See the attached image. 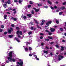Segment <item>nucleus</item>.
I'll list each match as a JSON object with an SVG mask.
<instances>
[{
	"mask_svg": "<svg viewBox=\"0 0 66 66\" xmlns=\"http://www.w3.org/2000/svg\"><path fill=\"white\" fill-rule=\"evenodd\" d=\"M44 22L41 23L40 24L41 26H42V25H43V24H44Z\"/></svg>",
	"mask_w": 66,
	"mask_h": 66,
	"instance_id": "nucleus-43",
	"label": "nucleus"
},
{
	"mask_svg": "<svg viewBox=\"0 0 66 66\" xmlns=\"http://www.w3.org/2000/svg\"><path fill=\"white\" fill-rule=\"evenodd\" d=\"M15 39H16V41L18 42V43H19L20 42V41H19V40H18V38H15Z\"/></svg>",
	"mask_w": 66,
	"mask_h": 66,
	"instance_id": "nucleus-10",
	"label": "nucleus"
},
{
	"mask_svg": "<svg viewBox=\"0 0 66 66\" xmlns=\"http://www.w3.org/2000/svg\"><path fill=\"white\" fill-rule=\"evenodd\" d=\"M48 2L49 4H52V3L51 2H50V1H48Z\"/></svg>",
	"mask_w": 66,
	"mask_h": 66,
	"instance_id": "nucleus-22",
	"label": "nucleus"
},
{
	"mask_svg": "<svg viewBox=\"0 0 66 66\" xmlns=\"http://www.w3.org/2000/svg\"><path fill=\"white\" fill-rule=\"evenodd\" d=\"M26 18H27V17L26 16H25L23 17V18L24 19H26Z\"/></svg>",
	"mask_w": 66,
	"mask_h": 66,
	"instance_id": "nucleus-35",
	"label": "nucleus"
},
{
	"mask_svg": "<svg viewBox=\"0 0 66 66\" xmlns=\"http://www.w3.org/2000/svg\"><path fill=\"white\" fill-rule=\"evenodd\" d=\"M3 31V30H2V29H0V32H2Z\"/></svg>",
	"mask_w": 66,
	"mask_h": 66,
	"instance_id": "nucleus-53",
	"label": "nucleus"
},
{
	"mask_svg": "<svg viewBox=\"0 0 66 66\" xmlns=\"http://www.w3.org/2000/svg\"><path fill=\"white\" fill-rule=\"evenodd\" d=\"M12 52H10L9 53V57H8V60L10 61V62H12L13 61V62H15V59H12Z\"/></svg>",
	"mask_w": 66,
	"mask_h": 66,
	"instance_id": "nucleus-1",
	"label": "nucleus"
},
{
	"mask_svg": "<svg viewBox=\"0 0 66 66\" xmlns=\"http://www.w3.org/2000/svg\"><path fill=\"white\" fill-rule=\"evenodd\" d=\"M10 29L11 30V31H13V28H10Z\"/></svg>",
	"mask_w": 66,
	"mask_h": 66,
	"instance_id": "nucleus-58",
	"label": "nucleus"
},
{
	"mask_svg": "<svg viewBox=\"0 0 66 66\" xmlns=\"http://www.w3.org/2000/svg\"><path fill=\"white\" fill-rule=\"evenodd\" d=\"M3 6L4 8H6V4H5L3 5Z\"/></svg>",
	"mask_w": 66,
	"mask_h": 66,
	"instance_id": "nucleus-17",
	"label": "nucleus"
},
{
	"mask_svg": "<svg viewBox=\"0 0 66 66\" xmlns=\"http://www.w3.org/2000/svg\"><path fill=\"white\" fill-rule=\"evenodd\" d=\"M60 30H61V31H63V29L61 28H60Z\"/></svg>",
	"mask_w": 66,
	"mask_h": 66,
	"instance_id": "nucleus-40",
	"label": "nucleus"
},
{
	"mask_svg": "<svg viewBox=\"0 0 66 66\" xmlns=\"http://www.w3.org/2000/svg\"><path fill=\"white\" fill-rule=\"evenodd\" d=\"M9 10H12V8H10L9 9H8Z\"/></svg>",
	"mask_w": 66,
	"mask_h": 66,
	"instance_id": "nucleus-57",
	"label": "nucleus"
},
{
	"mask_svg": "<svg viewBox=\"0 0 66 66\" xmlns=\"http://www.w3.org/2000/svg\"><path fill=\"white\" fill-rule=\"evenodd\" d=\"M34 57H35L36 59V60H37V61H39V59L37 58V56H36L35 55H34Z\"/></svg>",
	"mask_w": 66,
	"mask_h": 66,
	"instance_id": "nucleus-8",
	"label": "nucleus"
},
{
	"mask_svg": "<svg viewBox=\"0 0 66 66\" xmlns=\"http://www.w3.org/2000/svg\"><path fill=\"white\" fill-rule=\"evenodd\" d=\"M45 28L46 29H48L49 28L48 27V26H45Z\"/></svg>",
	"mask_w": 66,
	"mask_h": 66,
	"instance_id": "nucleus-28",
	"label": "nucleus"
},
{
	"mask_svg": "<svg viewBox=\"0 0 66 66\" xmlns=\"http://www.w3.org/2000/svg\"><path fill=\"white\" fill-rule=\"evenodd\" d=\"M64 58V57L63 56L59 55V60H61L62 59H63Z\"/></svg>",
	"mask_w": 66,
	"mask_h": 66,
	"instance_id": "nucleus-4",
	"label": "nucleus"
},
{
	"mask_svg": "<svg viewBox=\"0 0 66 66\" xmlns=\"http://www.w3.org/2000/svg\"><path fill=\"white\" fill-rule=\"evenodd\" d=\"M6 17H7V15H5L4 16V19H6Z\"/></svg>",
	"mask_w": 66,
	"mask_h": 66,
	"instance_id": "nucleus-12",
	"label": "nucleus"
},
{
	"mask_svg": "<svg viewBox=\"0 0 66 66\" xmlns=\"http://www.w3.org/2000/svg\"><path fill=\"white\" fill-rule=\"evenodd\" d=\"M4 2V0H3L2 1V2Z\"/></svg>",
	"mask_w": 66,
	"mask_h": 66,
	"instance_id": "nucleus-64",
	"label": "nucleus"
},
{
	"mask_svg": "<svg viewBox=\"0 0 66 66\" xmlns=\"http://www.w3.org/2000/svg\"><path fill=\"white\" fill-rule=\"evenodd\" d=\"M14 24H12L11 25V26L12 27H14Z\"/></svg>",
	"mask_w": 66,
	"mask_h": 66,
	"instance_id": "nucleus-39",
	"label": "nucleus"
},
{
	"mask_svg": "<svg viewBox=\"0 0 66 66\" xmlns=\"http://www.w3.org/2000/svg\"><path fill=\"white\" fill-rule=\"evenodd\" d=\"M38 6H42V5L38 4Z\"/></svg>",
	"mask_w": 66,
	"mask_h": 66,
	"instance_id": "nucleus-47",
	"label": "nucleus"
},
{
	"mask_svg": "<svg viewBox=\"0 0 66 66\" xmlns=\"http://www.w3.org/2000/svg\"><path fill=\"white\" fill-rule=\"evenodd\" d=\"M54 28H57V26H54Z\"/></svg>",
	"mask_w": 66,
	"mask_h": 66,
	"instance_id": "nucleus-60",
	"label": "nucleus"
},
{
	"mask_svg": "<svg viewBox=\"0 0 66 66\" xmlns=\"http://www.w3.org/2000/svg\"><path fill=\"white\" fill-rule=\"evenodd\" d=\"M50 30L51 32H53L54 31H55V29L53 28H51Z\"/></svg>",
	"mask_w": 66,
	"mask_h": 66,
	"instance_id": "nucleus-7",
	"label": "nucleus"
},
{
	"mask_svg": "<svg viewBox=\"0 0 66 66\" xmlns=\"http://www.w3.org/2000/svg\"><path fill=\"white\" fill-rule=\"evenodd\" d=\"M33 9L35 10L36 12H39V10L38 9H36L35 8H33Z\"/></svg>",
	"mask_w": 66,
	"mask_h": 66,
	"instance_id": "nucleus-6",
	"label": "nucleus"
},
{
	"mask_svg": "<svg viewBox=\"0 0 66 66\" xmlns=\"http://www.w3.org/2000/svg\"><path fill=\"white\" fill-rule=\"evenodd\" d=\"M63 5H66V2L63 3Z\"/></svg>",
	"mask_w": 66,
	"mask_h": 66,
	"instance_id": "nucleus-30",
	"label": "nucleus"
},
{
	"mask_svg": "<svg viewBox=\"0 0 66 66\" xmlns=\"http://www.w3.org/2000/svg\"><path fill=\"white\" fill-rule=\"evenodd\" d=\"M7 14H10V12H7Z\"/></svg>",
	"mask_w": 66,
	"mask_h": 66,
	"instance_id": "nucleus-56",
	"label": "nucleus"
},
{
	"mask_svg": "<svg viewBox=\"0 0 66 66\" xmlns=\"http://www.w3.org/2000/svg\"><path fill=\"white\" fill-rule=\"evenodd\" d=\"M44 53H48V51H44Z\"/></svg>",
	"mask_w": 66,
	"mask_h": 66,
	"instance_id": "nucleus-21",
	"label": "nucleus"
},
{
	"mask_svg": "<svg viewBox=\"0 0 66 66\" xmlns=\"http://www.w3.org/2000/svg\"><path fill=\"white\" fill-rule=\"evenodd\" d=\"M16 29H17V30H19V28L18 27H16Z\"/></svg>",
	"mask_w": 66,
	"mask_h": 66,
	"instance_id": "nucleus-33",
	"label": "nucleus"
},
{
	"mask_svg": "<svg viewBox=\"0 0 66 66\" xmlns=\"http://www.w3.org/2000/svg\"><path fill=\"white\" fill-rule=\"evenodd\" d=\"M45 40H46V41H48L49 39H45Z\"/></svg>",
	"mask_w": 66,
	"mask_h": 66,
	"instance_id": "nucleus-37",
	"label": "nucleus"
},
{
	"mask_svg": "<svg viewBox=\"0 0 66 66\" xmlns=\"http://www.w3.org/2000/svg\"><path fill=\"white\" fill-rule=\"evenodd\" d=\"M31 7V6L30 5H29L28 6V7Z\"/></svg>",
	"mask_w": 66,
	"mask_h": 66,
	"instance_id": "nucleus-32",
	"label": "nucleus"
},
{
	"mask_svg": "<svg viewBox=\"0 0 66 66\" xmlns=\"http://www.w3.org/2000/svg\"><path fill=\"white\" fill-rule=\"evenodd\" d=\"M46 32H49L48 31V30H46Z\"/></svg>",
	"mask_w": 66,
	"mask_h": 66,
	"instance_id": "nucleus-52",
	"label": "nucleus"
},
{
	"mask_svg": "<svg viewBox=\"0 0 66 66\" xmlns=\"http://www.w3.org/2000/svg\"><path fill=\"white\" fill-rule=\"evenodd\" d=\"M14 18L13 17L11 18V19H12V20H14Z\"/></svg>",
	"mask_w": 66,
	"mask_h": 66,
	"instance_id": "nucleus-61",
	"label": "nucleus"
},
{
	"mask_svg": "<svg viewBox=\"0 0 66 66\" xmlns=\"http://www.w3.org/2000/svg\"><path fill=\"white\" fill-rule=\"evenodd\" d=\"M42 22H43V23H44V22H45V20H42Z\"/></svg>",
	"mask_w": 66,
	"mask_h": 66,
	"instance_id": "nucleus-44",
	"label": "nucleus"
},
{
	"mask_svg": "<svg viewBox=\"0 0 66 66\" xmlns=\"http://www.w3.org/2000/svg\"><path fill=\"white\" fill-rule=\"evenodd\" d=\"M40 39H42V38H43V37H40Z\"/></svg>",
	"mask_w": 66,
	"mask_h": 66,
	"instance_id": "nucleus-55",
	"label": "nucleus"
},
{
	"mask_svg": "<svg viewBox=\"0 0 66 66\" xmlns=\"http://www.w3.org/2000/svg\"><path fill=\"white\" fill-rule=\"evenodd\" d=\"M34 20L35 21L36 23H37V24H38L39 23L37 22V21L36 20Z\"/></svg>",
	"mask_w": 66,
	"mask_h": 66,
	"instance_id": "nucleus-18",
	"label": "nucleus"
},
{
	"mask_svg": "<svg viewBox=\"0 0 66 66\" xmlns=\"http://www.w3.org/2000/svg\"><path fill=\"white\" fill-rule=\"evenodd\" d=\"M30 3L31 4H33V3L32 2V1H30Z\"/></svg>",
	"mask_w": 66,
	"mask_h": 66,
	"instance_id": "nucleus-42",
	"label": "nucleus"
},
{
	"mask_svg": "<svg viewBox=\"0 0 66 66\" xmlns=\"http://www.w3.org/2000/svg\"><path fill=\"white\" fill-rule=\"evenodd\" d=\"M1 27L2 28H4V26L3 25L1 26Z\"/></svg>",
	"mask_w": 66,
	"mask_h": 66,
	"instance_id": "nucleus-36",
	"label": "nucleus"
},
{
	"mask_svg": "<svg viewBox=\"0 0 66 66\" xmlns=\"http://www.w3.org/2000/svg\"><path fill=\"white\" fill-rule=\"evenodd\" d=\"M22 2V0H19V2L20 3H21Z\"/></svg>",
	"mask_w": 66,
	"mask_h": 66,
	"instance_id": "nucleus-15",
	"label": "nucleus"
},
{
	"mask_svg": "<svg viewBox=\"0 0 66 66\" xmlns=\"http://www.w3.org/2000/svg\"><path fill=\"white\" fill-rule=\"evenodd\" d=\"M25 51H28V48L26 47L25 48Z\"/></svg>",
	"mask_w": 66,
	"mask_h": 66,
	"instance_id": "nucleus-20",
	"label": "nucleus"
},
{
	"mask_svg": "<svg viewBox=\"0 0 66 66\" xmlns=\"http://www.w3.org/2000/svg\"><path fill=\"white\" fill-rule=\"evenodd\" d=\"M46 49H49V48H48V47L47 46L46 47Z\"/></svg>",
	"mask_w": 66,
	"mask_h": 66,
	"instance_id": "nucleus-63",
	"label": "nucleus"
},
{
	"mask_svg": "<svg viewBox=\"0 0 66 66\" xmlns=\"http://www.w3.org/2000/svg\"><path fill=\"white\" fill-rule=\"evenodd\" d=\"M61 47L62 48L61 49V50H62V51H63V50H64V47L63 46H62Z\"/></svg>",
	"mask_w": 66,
	"mask_h": 66,
	"instance_id": "nucleus-16",
	"label": "nucleus"
},
{
	"mask_svg": "<svg viewBox=\"0 0 66 66\" xmlns=\"http://www.w3.org/2000/svg\"><path fill=\"white\" fill-rule=\"evenodd\" d=\"M7 34V32H4V34Z\"/></svg>",
	"mask_w": 66,
	"mask_h": 66,
	"instance_id": "nucleus-51",
	"label": "nucleus"
},
{
	"mask_svg": "<svg viewBox=\"0 0 66 66\" xmlns=\"http://www.w3.org/2000/svg\"><path fill=\"white\" fill-rule=\"evenodd\" d=\"M54 9H57V7L56 6H54Z\"/></svg>",
	"mask_w": 66,
	"mask_h": 66,
	"instance_id": "nucleus-48",
	"label": "nucleus"
},
{
	"mask_svg": "<svg viewBox=\"0 0 66 66\" xmlns=\"http://www.w3.org/2000/svg\"><path fill=\"white\" fill-rule=\"evenodd\" d=\"M55 46L57 48H59V46L57 45H56Z\"/></svg>",
	"mask_w": 66,
	"mask_h": 66,
	"instance_id": "nucleus-31",
	"label": "nucleus"
},
{
	"mask_svg": "<svg viewBox=\"0 0 66 66\" xmlns=\"http://www.w3.org/2000/svg\"><path fill=\"white\" fill-rule=\"evenodd\" d=\"M63 14V12H60L59 13V15H62Z\"/></svg>",
	"mask_w": 66,
	"mask_h": 66,
	"instance_id": "nucleus-27",
	"label": "nucleus"
},
{
	"mask_svg": "<svg viewBox=\"0 0 66 66\" xmlns=\"http://www.w3.org/2000/svg\"><path fill=\"white\" fill-rule=\"evenodd\" d=\"M29 56H32V54H29Z\"/></svg>",
	"mask_w": 66,
	"mask_h": 66,
	"instance_id": "nucleus-62",
	"label": "nucleus"
},
{
	"mask_svg": "<svg viewBox=\"0 0 66 66\" xmlns=\"http://www.w3.org/2000/svg\"><path fill=\"white\" fill-rule=\"evenodd\" d=\"M63 42H65V40H62Z\"/></svg>",
	"mask_w": 66,
	"mask_h": 66,
	"instance_id": "nucleus-59",
	"label": "nucleus"
},
{
	"mask_svg": "<svg viewBox=\"0 0 66 66\" xmlns=\"http://www.w3.org/2000/svg\"><path fill=\"white\" fill-rule=\"evenodd\" d=\"M19 61L20 62H17L18 64L20 66H22V65H23V62L22 60L20 59L19 60Z\"/></svg>",
	"mask_w": 66,
	"mask_h": 66,
	"instance_id": "nucleus-2",
	"label": "nucleus"
},
{
	"mask_svg": "<svg viewBox=\"0 0 66 66\" xmlns=\"http://www.w3.org/2000/svg\"><path fill=\"white\" fill-rule=\"evenodd\" d=\"M31 13L32 14H34V11L33 10H32L31 11Z\"/></svg>",
	"mask_w": 66,
	"mask_h": 66,
	"instance_id": "nucleus-29",
	"label": "nucleus"
},
{
	"mask_svg": "<svg viewBox=\"0 0 66 66\" xmlns=\"http://www.w3.org/2000/svg\"><path fill=\"white\" fill-rule=\"evenodd\" d=\"M17 19H18L17 18H15L13 20L14 21H16V20H17Z\"/></svg>",
	"mask_w": 66,
	"mask_h": 66,
	"instance_id": "nucleus-24",
	"label": "nucleus"
},
{
	"mask_svg": "<svg viewBox=\"0 0 66 66\" xmlns=\"http://www.w3.org/2000/svg\"><path fill=\"white\" fill-rule=\"evenodd\" d=\"M30 28L31 29V30H33V28L32 27H30Z\"/></svg>",
	"mask_w": 66,
	"mask_h": 66,
	"instance_id": "nucleus-41",
	"label": "nucleus"
},
{
	"mask_svg": "<svg viewBox=\"0 0 66 66\" xmlns=\"http://www.w3.org/2000/svg\"><path fill=\"white\" fill-rule=\"evenodd\" d=\"M51 9H52V10H53L54 9V8L53 7H52V6L51 7Z\"/></svg>",
	"mask_w": 66,
	"mask_h": 66,
	"instance_id": "nucleus-45",
	"label": "nucleus"
},
{
	"mask_svg": "<svg viewBox=\"0 0 66 66\" xmlns=\"http://www.w3.org/2000/svg\"><path fill=\"white\" fill-rule=\"evenodd\" d=\"M29 50H31L32 49L31 47H29Z\"/></svg>",
	"mask_w": 66,
	"mask_h": 66,
	"instance_id": "nucleus-26",
	"label": "nucleus"
},
{
	"mask_svg": "<svg viewBox=\"0 0 66 66\" xmlns=\"http://www.w3.org/2000/svg\"><path fill=\"white\" fill-rule=\"evenodd\" d=\"M14 36L13 35H9V37L10 38H12V37H13Z\"/></svg>",
	"mask_w": 66,
	"mask_h": 66,
	"instance_id": "nucleus-11",
	"label": "nucleus"
},
{
	"mask_svg": "<svg viewBox=\"0 0 66 66\" xmlns=\"http://www.w3.org/2000/svg\"><path fill=\"white\" fill-rule=\"evenodd\" d=\"M56 22L57 23H59V21L57 20H56Z\"/></svg>",
	"mask_w": 66,
	"mask_h": 66,
	"instance_id": "nucleus-34",
	"label": "nucleus"
},
{
	"mask_svg": "<svg viewBox=\"0 0 66 66\" xmlns=\"http://www.w3.org/2000/svg\"><path fill=\"white\" fill-rule=\"evenodd\" d=\"M48 38L50 39H52V37H48Z\"/></svg>",
	"mask_w": 66,
	"mask_h": 66,
	"instance_id": "nucleus-23",
	"label": "nucleus"
},
{
	"mask_svg": "<svg viewBox=\"0 0 66 66\" xmlns=\"http://www.w3.org/2000/svg\"><path fill=\"white\" fill-rule=\"evenodd\" d=\"M31 15H32L30 14H29L27 15V16L29 17H31Z\"/></svg>",
	"mask_w": 66,
	"mask_h": 66,
	"instance_id": "nucleus-13",
	"label": "nucleus"
},
{
	"mask_svg": "<svg viewBox=\"0 0 66 66\" xmlns=\"http://www.w3.org/2000/svg\"><path fill=\"white\" fill-rule=\"evenodd\" d=\"M52 23V22L51 21H49L48 22L46 23V25L47 26H49V24H51Z\"/></svg>",
	"mask_w": 66,
	"mask_h": 66,
	"instance_id": "nucleus-5",
	"label": "nucleus"
},
{
	"mask_svg": "<svg viewBox=\"0 0 66 66\" xmlns=\"http://www.w3.org/2000/svg\"><path fill=\"white\" fill-rule=\"evenodd\" d=\"M15 2H17V0H14V1Z\"/></svg>",
	"mask_w": 66,
	"mask_h": 66,
	"instance_id": "nucleus-50",
	"label": "nucleus"
},
{
	"mask_svg": "<svg viewBox=\"0 0 66 66\" xmlns=\"http://www.w3.org/2000/svg\"><path fill=\"white\" fill-rule=\"evenodd\" d=\"M19 34L20 35H22V32L21 31H18L16 32L17 36L18 37L20 38L21 37L20 36V35H19Z\"/></svg>",
	"mask_w": 66,
	"mask_h": 66,
	"instance_id": "nucleus-3",
	"label": "nucleus"
},
{
	"mask_svg": "<svg viewBox=\"0 0 66 66\" xmlns=\"http://www.w3.org/2000/svg\"><path fill=\"white\" fill-rule=\"evenodd\" d=\"M5 3H8V4H11V2H10V0H8L7 2H6Z\"/></svg>",
	"mask_w": 66,
	"mask_h": 66,
	"instance_id": "nucleus-9",
	"label": "nucleus"
},
{
	"mask_svg": "<svg viewBox=\"0 0 66 66\" xmlns=\"http://www.w3.org/2000/svg\"><path fill=\"white\" fill-rule=\"evenodd\" d=\"M31 34H32V32L31 31L29 32L28 33V34H29V35H30Z\"/></svg>",
	"mask_w": 66,
	"mask_h": 66,
	"instance_id": "nucleus-25",
	"label": "nucleus"
},
{
	"mask_svg": "<svg viewBox=\"0 0 66 66\" xmlns=\"http://www.w3.org/2000/svg\"><path fill=\"white\" fill-rule=\"evenodd\" d=\"M40 34L41 35H44V34L42 33H40Z\"/></svg>",
	"mask_w": 66,
	"mask_h": 66,
	"instance_id": "nucleus-46",
	"label": "nucleus"
},
{
	"mask_svg": "<svg viewBox=\"0 0 66 66\" xmlns=\"http://www.w3.org/2000/svg\"><path fill=\"white\" fill-rule=\"evenodd\" d=\"M12 32V31L11 30H8V33H11Z\"/></svg>",
	"mask_w": 66,
	"mask_h": 66,
	"instance_id": "nucleus-19",
	"label": "nucleus"
},
{
	"mask_svg": "<svg viewBox=\"0 0 66 66\" xmlns=\"http://www.w3.org/2000/svg\"><path fill=\"white\" fill-rule=\"evenodd\" d=\"M42 46H43L44 45V43H42L41 44Z\"/></svg>",
	"mask_w": 66,
	"mask_h": 66,
	"instance_id": "nucleus-54",
	"label": "nucleus"
},
{
	"mask_svg": "<svg viewBox=\"0 0 66 66\" xmlns=\"http://www.w3.org/2000/svg\"><path fill=\"white\" fill-rule=\"evenodd\" d=\"M6 62L7 63H9V61L7 60L6 61Z\"/></svg>",
	"mask_w": 66,
	"mask_h": 66,
	"instance_id": "nucleus-49",
	"label": "nucleus"
},
{
	"mask_svg": "<svg viewBox=\"0 0 66 66\" xmlns=\"http://www.w3.org/2000/svg\"><path fill=\"white\" fill-rule=\"evenodd\" d=\"M65 9V7H61V10H64Z\"/></svg>",
	"mask_w": 66,
	"mask_h": 66,
	"instance_id": "nucleus-14",
	"label": "nucleus"
},
{
	"mask_svg": "<svg viewBox=\"0 0 66 66\" xmlns=\"http://www.w3.org/2000/svg\"><path fill=\"white\" fill-rule=\"evenodd\" d=\"M48 33H49V35H51V34H51V33L50 32H49Z\"/></svg>",
	"mask_w": 66,
	"mask_h": 66,
	"instance_id": "nucleus-38",
	"label": "nucleus"
}]
</instances>
